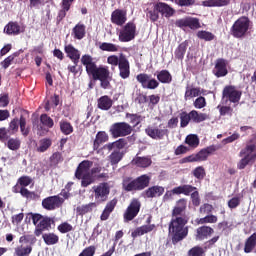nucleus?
<instances>
[{
	"mask_svg": "<svg viewBox=\"0 0 256 256\" xmlns=\"http://www.w3.org/2000/svg\"><path fill=\"white\" fill-rule=\"evenodd\" d=\"M42 238L46 245H57L59 243V236L54 233H45Z\"/></svg>",
	"mask_w": 256,
	"mask_h": 256,
	"instance_id": "37",
	"label": "nucleus"
},
{
	"mask_svg": "<svg viewBox=\"0 0 256 256\" xmlns=\"http://www.w3.org/2000/svg\"><path fill=\"white\" fill-rule=\"evenodd\" d=\"M107 63L112 65V67H117L121 63V56L118 57L117 55H111L107 58Z\"/></svg>",
	"mask_w": 256,
	"mask_h": 256,
	"instance_id": "58",
	"label": "nucleus"
},
{
	"mask_svg": "<svg viewBox=\"0 0 256 256\" xmlns=\"http://www.w3.org/2000/svg\"><path fill=\"white\" fill-rule=\"evenodd\" d=\"M111 21L114 25H125L127 23V12L124 10H115L112 12Z\"/></svg>",
	"mask_w": 256,
	"mask_h": 256,
	"instance_id": "17",
	"label": "nucleus"
},
{
	"mask_svg": "<svg viewBox=\"0 0 256 256\" xmlns=\"http://www.w3.org/2000/svg\"><path fill=\"white\" fill-rule=\"evenodd\" d=\"M149 185V176L142 175L136 180H131V178H126L123 181V187L125 191H135L145 189Z\"/></svg>",
	"mask_w": 256,
	"mask_h": 256,
	"instance_id": "5",
	"label": "nucleus"
},
{
	"mask_svg": "<svg viewBox=\"0 0 256 256\" xmlns=\"http://www.w3.org/2000/svg\"><path fill=\"white\" fill-rule=\"evenodd\" d=\"M240 157H246L250 161H255V159H256L255 144H248L244 149H242L240 152Z\"/></svg>",
	"mask_w": 256,
	"mask_h": 256,
	"instance_id": "20",
	"label": "nucleus"
},
{
	"mask_svg": "<svg viewBox=\"0 0 256 256\" xmlns=\"http://www.w3.org/2000/svg\"><path fill=\"white\" fill-rule=\"evenodd\" d=\"M177 27H189L190 29H199L200 24L197 18H185L176 21Z\"/></svg>",
	"mask_w": 256,
	"mask_h": 256,
	"instance_id": "18",
	"label": "nucleus"
},
{
	"mask_svg": "<svg viewBox=\"0 0 256 256\" xmlns=\"http://www.w3.org/2000/svg\"><path fill=\"white\" fill-rule=\"evenodd\" d=\"M123 155H125L123 151L114 150L109 156L111 165H117L123 159Z\"/></svg>",
	"mask_w": 256,
	"mask_h": 256,
	"instance_id": "44",
	"label": "nucleus"
},
{
	"mask_svg": "<svg viewBox=\"0 0 256 256\" xmlns=\"http://www.w3.org/2000/svg\"><path fill=\"white\" fill-rule=\"evenodd\" d=\"M153 229H155V225L154 224H147V225H143L140 226L138 228H136L132 233V237L135 239L137 237H141L147 233H151V231H153Z\"/></svg>",
	"mask_w": 256,
	"mask_h": 256,
	"instance_id": "22",
	"label": "nucleus"
},
{
	"mask_svg": "<svg viewBox=\"0 0 256 256\" xmlns=\"http://www.w3.org/2000/svg\"><path fill=\"white\" fill-rule=\"evenodd\" d=\"M160 128H155V127H148L146 128V133L149 137H151L152 139H163V137H165V135H167L169 133V130L167 129H163L161 128V126H159Z\"/></svg>",
	"mask_w": 256,
	"mask_h": 256,
	"instance_id": "16",
	"label": "nucleus"
},
{
	"mask_svg": "<svg viewBox=\"0 0 256 256\" xmlns=\"http://www.w3.org/2000/svg\"><path fill=\"white\" fill-rule=\"evenodd\" d=\"M92 191L94 193V199L95 203L98 205L101 203H105L107 199H109V193H111V187L109 186V183L102 182L98 185H95L92 187Z\"/></svg>",
	"mask_w": 256,
	"mask_h": 256,
	"instance_id": "6",
	"label": "nucleus"
},
{
	"mask_svg": "<svg viewBox=\"0 0 256 256\" xmlns=\"http://www.w3.org/2000/svg\"><path fill=\"white\" fill-rule=\"evenodd\" d=\"M17 131H19V120L13 119L9 124L8 133H10V135H15Z\"/></svg>",
	"mask_w": 256,
	"mask_h": 256,
	"instance_id": "53",
	"label": "nucleus"
},
{
	"mask_svg": "<svg viewBox=\"0 0 256 256\" xmlns=\"http://www.w3.org/2000/svg\"><path fill=\"white\" fill-rule=\"evenodd\" d=\"M137 35V26L133 22H128L118 32V39L121 43H129L133 41Z\"/></svg>",
	"mask_w": 256,
	"mask_h": 256,
	"instance_id": "7",
	"label": "nucleus"
},
{
	"mask_svg": "<svg viewBox=\"0 0 256 256\" xmlns=\"http://www.w3.org/2000/svg\"><path fill=\"white\" fill-rule=\"evenodd\" d=\"M40 121L44 127H48L51 129L53 127V119L51 117L47 116V114H42L40 117Z\"/></svg>",
	"mask_w": 256,
	"mask_h": 256,
	"instance_id": "54",
	"label": "nucleus"
},
{
	"mask_svg": "<svg viewBox=\"0 0 256 256\" xmlns=\"http://www.w3.org/2000/svg\"><path fill=\"white\" fill-rule=\"evenodd\" d=\"M185 209H187V200L186 199L178 200L176 203V206L173 209L172 217H179L177 215H181Z\"/></svg>",
	"mask_w": 256,
	"mask_h": 256,
	"instance_id": "33",
	"label": "nucleus"
},
{
	"mask_svg": "<svg viewBox=\"0 0 256 256\" xmlns=\"http://www.w3.org/2000/svg\"><path fill=\"white\" fill-rule=\"evenodd\" d=\"M72 37H74V39H78L79 41H81V39L85 37V26L83 24H77L72 29Z\"/></svg>",
	"mask_w": 256,
	"mask_h": 256,
	"instance_id": "35",
	"label": "nucleus"
},
{
	"mask_svg": "<svg viewBox=\"0 0 256 256\" xmlns=\"http://www.w3.org/2000/svg\"><path fill=\"white\" fill-rule=\"evenodd\" d=\"M196 189V187H193L191 185H182L173 188V193H175V195H191V193H194Z\"/></svg>",
	"mask_w": 256,
	"mask_h": 256,
	"instance_id": "28",
	"label": "nucleus"
},
{
	"mask_svg": "<svg viewBox=\"0 0 256 256\" xmlns=\"http://www.w3.org/2000/svg\"><path fill=\"white\" fill-rule=\"evenodd\" d=\"M92 167L93 162L89 160H85L79 164L75 175L77 179H82V187H89L95 181V173H99V168Z\"/></svg>",
	"mask_w": 256,
	"mask_h": 256,
	"instance_id": "1",
	"label": "nucleus"
},
{
	"mask_svg": "<svg viewBox=\"0 0 256 256\" xmlns=\"http://www.w3.org/2000/svg\"><path fill=\"white\" fill-rule=\"evenodd\" d=\"M4 33H6V35H19V33H21V26L17 22H9L4 27Z\"/></svg>",
	"mask_w": 256,
	"mask_h": 256,
	"instance_id": "26",
	"label": "nucleus"
},
{
	"mask_svg": "<svg viewBox=\"0 0 256 256\" xmlns=\"http://www.w3.org/2000/svg\"><path fill=\"white\" fill-rule=\"evenodd\" d=\"M201 95V88L187 87L185 91V100L193 99L194 97H199Z\"/></svg>",
	"mask_w": 256,
	"mask_h": 256,
	"instance_id": "38",
	"label": "nucleus"
},
{
	"mask_svg": "<svg viewBox=\"0 0 256 256\" xmlns=\"http://www.w3.org/2000/svg\"><path fill=\"white\" fill-rule=\"evenodd\" d=\"M188 115L190 117V121H193V123H202V121L207 119V114L199 113L197 110H192Z\"/></svg>",
	"mask_w": 256,
	"mask_h": 256,
	"instance_id": "34",
	"label": "nucleus"
},
{
	"mask_svg": "<svg viewBox=\"0 0 256 256\" xmlns=\"http://www.w3.org/2000/svg\"><path fill=\"white\" fill-rule=\"evenodd\" d=\"M58 231H60V233H69L73 231V226L68 222H63L58 226Z\"/></svg>",
	"mask_w": 256,
	"mask_h": 256,
	"instance_id": "56",
	"label": "nucleus"
},
{
	"mask_svg": "<svg viewBox=\"0 0 256 256\" xmlns=\"http://www.w3.org/2000/svg\"><path fill=\"white\" fill-rule=\"evenodd\" d=\"M213 153V148L212 147H208L205 149L200 150L197 154H196V159L198 162L201 161H207V158L209 157V154Z\"/></svg>",
	"mask_w": 256,
	"mask_h": 256,
	"instance_id": "43",
	"label": "nucleus"
},
{
	"mask_svg": "<svg viewBox=\"0 0 256 256\" xmlns=\"http://www.w3.org/2000/svg\"><path fill=\"white\" fill-rule=\"evenodd\" d=\"M109 141V135H107V132L100 131L96 134V138L94 140V151H97L99 149V146L101 143H107Z\"/></svg>",
	"mask_w": 256,
	"mask_h": 256,
	"instance_id": "30",
	"label": "nucleus"
},
{
	"mask_svg": "<svg viewBox=\"0 0 256 256\" xmlns=\"http://www.w3.org/2000/svg\"><path fill=\"white\" fill-rule=\"evenodd\" d=\"M49 147H51V139L44 138L36 145V151H38V153H45Z\"/></svg>",
	"mask_w": 256,
	"mask_h": 256,
	"instance_id": "39",
	"label": "nucleus"
},
{
	"mask_svg": "<svg viewBox=\"0 0 256 256\" xmlns=\"http://www.w3.org/2000/svg\"><path fill=\"white\" fill-rule=\"evenodd\" d=\"M185 225H187V219L172 216V220L169 224V235H171L173 243L183 241L185 236L188 235L189 230Z\"/></svg>",
	"mask_w": 256,
	"mask_h": 256,
	"instance_id": "2",
	"label": "nucleus"
},
{
	"mask_svg": "<svg viewBox=\"0 0 256 256\" xmlns=\"http://www.w3.org/2000/svg\"><path fill=\"white\" fill-rule=\"evenodd\" d=\"M7 147L11 151H17V149H19V147H21V141L17 138H11L7 142Z\"/></svg>",
	"mask_w": 256,
	"mask_h": 256,
	"instance_id": "50",
	"label": "nucleus"
},
{
	"mask_svg": "<svg viewBox=\"0 0 256 256\" xmlns=\"http://www.w3.org/2000/svg\"><path fill=\"white\" fill-rule=\"evenodd\" d=\"M241 204V198L240 197H233L228 201V207L230 209H237L239 205Z\"/></svg>",
	"mask_w": 256,
	"mask_h": 256,
	"instance_id": "61",
	"label": "nucleus"
},
{
	"mask_svg": "<svg viewBox=\"0 0 256 256\" xmlns=\"http://www.w3.org/2000/svg\"><path fill=\"white\" fill-rule=\"evenodd\" d=\"M27 218L32 219L33 224L38 227L39 223H41V220L43 219V216L41 214H28Z\"/></svg>",
	"mask_w": 256,
	"mask_h": 256,
	"instance_id": "60",
	"label": "nucleus"
},
{
	"mask_svg": "<svg viewBox=\"0 0 256 256\" xmlns=\"http://www.w3.org/2000/svg\"><path fill=\"white\" fill-rule=\"evenodd\" d=\"M131 131H133V128L131 127V125L125 122L115 123L110 128V133L115 138L126 137V135H131Z\"/></svg>",
	"mask_w": 256,
	"mask_h": 256,
	"instance_id": "8",
	"label": "nucleus"
},
{
	"mask_svg": "<svg viewBox=\"0 0 256 256\" xmlns=\"http://www.w3.org/2000/svg\"><path fill=\"white\" fill-rule=\"evenodd\" d=\"M213 233V228L209 226L199 227L196 230V239L198 241H203V239H207V237H210V235H213Z\"/></svg>",
	"mask_w": 256,
	"mask_h": 256,
	"instance_id": "23",
	"label": "nucleus"
},
{
	"mask_svg": "<svg viewBox=\"0 0 256 256\" xmlns=\"http://www.w3.org/2000/svg\"><path fill=\"white\" fill-rule=\"evenodd\" d=\"M116 205H117V199L115 198L106 204V207L100 217L102 221H107V219H109V216L111 215V213H113V209H115Z\"/></svg>",
	"mask_w": 256,
	"mask_h": 256,
	"instance_id": "25",
	"label": "nucleus"
},
{
	"mask_svg": "<svg viewBox=\"0 0 256 256\" xmlns=\"http://www.w3.org/2000/svg\"><path fill=\"white\" fill-rule=\"evenodd\" d=\"M95 255V246H89L84 249L79 256H93Z\"/></svg>",
	"mask_w": 256,
	"mask_h": 256,
	"instance_id": "64",
	"label": "nucleus"
},
{
	"mask_svg": "<svg viewBox=\"0 0 256 256\" xmlns=\"http://www.w3.org/2000/svg\"><path fill=\"white\" fill-rule=\"evenodd\" d=\"M190 121H191V118L189 116V113L183 112L180 115V125H181V127H187L189 125Z\"/></svg>",
	"mask_w": 256,
	"mask_h": 256,
	"instance_id": "57",
	"label": "nucleus"
},
{
	"mask_svg": "<svg viewBox=\"0 0 256 256\" xmlns=\"http://www.w3.org/2000/svg\"><path fill=\"white\" fill-rule=\"evenodd\" d=\"M29 238L28 236H21L19 239V244L15 248V255L16 256H29L31 255V251H33V247L29 244Z\"/></svg>",
	"mask_w": 256,
	"mask_h": 256,
	"instance_id": "10",
	"label": "nucleus"
},
{
	"mask_svg": "<svg viewBox=\"0 0 256 256\" xmlns=\"http://www.w3.org/2000/svg\"><path fill=\"white\" fill-rule=\"evenodd\" d=\"M125 145V139H119L116 142L106 144L103 148L97 150V153L98 155H103V149H107L108 151H112V149H116L115 151H121Z\"/></svg>",
	"mask_w": 256,
	"mask_h": 256,
	"instance_id": "19",
	"label": "nucleus"
},
{
	"mask_svg": "<svg viewBox=\"0 0 256 256\" xmlns=\"http://www.w3.org/2000/svg\"><path fill=\"white\" fill-rule=\"evenodd\" d=\"M136 79L141 83L143 89H157L159 87V82L149 74H139Z\"/></svg>",
	"mask_w": 256,
	"mask_h": 256,
	"instance_id": "13",
	"label": "nucleus"
},
{
	"mask_svg": "<svg viewBox=\"0 0 256 256\" xmlns=\"http://www.w3.org/2000/svg\"><path fill=\"white\" fill-rule=\"evenodd\" d=\"M241 95V91L233 86H226L223 90V99H229L230 103H239V101H241Z\"/></svg>",
	"mask_w": 256,
	"mask_h": 256,
	"instance_id": "12",
	"label": "nucleus"
},
{
	"mask_svg": "<svg viewBox=\"0 0 256 256\" xmlns=\"http://www.w3.org/2000/svg\"><path fill=\"white\" fill-rule=\"evenodd\" d=\"M195 109H203L207 105V102L205 101V97L200 96L198 97L194 103H193Z\"/></svg>",
	"mask_w": 256,
	"mask_h": 256,
	"instance_id": "59",
	"label": "nucleus"
},
{
	"mask_svg": "<svg viewBox=\"0 0 256 256\" xmlns=\"http://www.w3.org/2000/svg\"><path fill=\"white\" fill-rule=\"evenodd\" d=\"M60 128L64 135H71V133H73V126H71L69 122H61Z\"/></svg>",
	"mask_w": 256,
	"mask_h": 256,
	"instance_id": "52",
	"label": "nucleus"
},
{
	"mask_svg": "<svg viewBox=\"0 0 256 256\" xmlns=\"http://www.w3.org/2000/svg\"><path fill=\"white\" fill-rule=\"evenodd\" d=\"M251 28V21L249 18L242 16L238 18L230 29V33L232 37L235 39H244L249 33V29Z\"/></svg>",
	"mask_w": 256,
	"mask_h": 256,
	"instance_id": "3",
	"label": "nucleus"
},
{
	"mask_svg": "<svg viewBox=\"0 0 256 256\" xmlns=\"http://www.w3.org/2000/svg\"><path fill=\"white\" fill-rule=\"evenodd\" d=\"M64 202L65 199L61 196H50L42 201V207L47 209V211H55V209H59Z\"/></svg>",
	"mask_w": 256,
	"mask_h": 256,
	"instance_id": "9",
	"label": "nucleus"
},
{
	"mask_svg": "<svg viewBox=\"0 0 256 256\" xmlns=\"http://www.w3.org/2000/svg\"><path fill=\"white\" fill-rule=\"evenodd\" d=\"M113 106V100L109 98V96H102L98 100V108L102 109V111H109Z\"/></svg>",
	"mask_w": 256,
	"mask_h": 256,
	"instance_id": "32",
	"label": "nucleus"
},
{
	"mask_svg": "<svg viewBox=\"0 0 256 256\" xmlns=\"http://www.w3.org/2000/svg\"><path fill=\"white\" fill-rule=\"evenodd\" d=\"M256 246V233L252 234L245 243V253H251Z\"/></svg>",
	"mask_w": 256,
	"mask_h": 256,
	"instance_id": "41",
	"label": "nucleus"
},
{
	"mask_svg": "<svg viewBox=\"0 0 256 256\" xmlns=\"http://www.w3.org/2000/svg\"><path fill=\"white\" fill-rule=\"evenodd\" d=\"M165 193L163 186H153L146 190V197L153 199L154 197H161Z\"/></svg>",
	"mask_w": 256,
	"mask_h": 256,
	"instance_id": "27",
	"label": "nucleus"
},
{
	"mask_svg": "<svg viewBox=\"0 0 256 256\" xmlns=\"http://www.w3.org/2000/svg\"><path fill=\"white\" fill-rule=\"evenodd\" d=\"M81 63L86 68L88 75L97 67V65L93 62V57L87 54L81 57Z\"/></svg>",
	"mask_w": 256,
	"mask_h": 256,
	"instance_id": "24",
	"label": "nucleus"
},
{
	"mask_svg": "<svg viewBox=\"0 0 256 256\" xmlns=\"http://www.w3.org/2000/svg\"><path fill=\"white\" fill-rule=\"evenodd\" d=\"M157 79L160 83H170L172 81L171 73L167 70L158 72Z\"/></svg>",
	"mask_w": 256,
	"mask_h": 256,
	"instance_id": "46",
	"label": "nucleus"
},
{
	"mask_svg": "<svg viewBox=\"0 0 256 256\" xmlns=\"http://www.w3.org/2000/svg\"><path fill=\"white\" fill-rule=\"evenodd\" d=\"M141 210V202L137 199H133L124 213V219L126 221H133L134 217L139 215Z\"/></svg>",
	"mask_w": 256,
	"mask_h": 256,
	"instance_id": "11",
	"label": "nucleus"
},
{
	"mask_svg": "<svg viewBox=\"0 0 256 256\" xmlns=\"http://www.w3.org/2000/svg\"><path fill=\"white\" fill-rule=\"evenodd\" d=\"M197 37L203 41H213V39H215V35H213V33L203 30L197 32Z\"/></svg>",
	"mask_w": 256,
	"mask_h": 256,
	"instance_id": "49",
	"label": "nucleus"
},
{
	"mask_svg": "<svg viewBox=\"0 0 256 256\" xmlns=\"http://www.w3.org/2000/svg\"><path fill=\"white\" fill-rule=\"evenodd\" d=\"M187 41L182 42L175 51V57L177 59H183L185 53L187 52Z\"/></svg>",
	"mask_w": 256,
	"mask_h": 256,
	"instance_id": "48",
	"label": "nucleus"
},
{
	"mask_svg": "<svg viewBox=\"0 0 256 256\" xmlns=\"http://www.w3.org/2000/svg\"><path fill=\"white\" fill-rule=\"evenodd\" d=\"M198 225H205V223H217V216L208 215L204 218L197 220Z\"/></svg>",
	"mask_w": 256,
	"mask_h": 256,
	"instance_id": "51",
	"label": "nucleus"
},
{
	"mask_svg": "<svg viewBox=\"0 0 256 256\" xmlns=\"http://www.w3.org/2000/svg\"><path fill=\"white\" fill-rule=\"evenodd\" d=\"M33 183V178L29 176H22L18 179V185L22 187H29Z\"/></svg>",
	"mask_w": 256,
	"mask_h": 256,
	"instance_id": "55",
	"label": "nucleus"
},
{
	"mask_svg": "<svg viewBox=\"0 0 256 256\" xmlns=\"http://www.w3.org/2000/svg\"><path fill=\"white\" fill-rule=\"evenodd\" d=\"M49 227H51V218L43 216L38 224L36 235H40L41 232L39 231L49 229Z\"/></svg>",
	"mask_w": 256,
	"mask_h": 256,
	"instance_id": "40",
	"label": "nucleus"
},
{
	"mask_svg": "<svg viewBox=\"0 0 256 256\" xmlns=\"http://www.w3.org/2000/svg\"><path fill=\"white\" fill-rule=\"evenodd\" d=\"M186 145H189V147H192L195 149L196 147H199V137L195 134H190L185 139Z\"/></svg>",
	"mask_w": 256,
	"mask_h": 256,
	"instance_id": "47",
	"label": "nucleus"
},
{
	"mask_svg": "<svg viewBox=\"0 0 256 256\" xmlns=\"http://www.w3.org/2000/svg\"><path fill=\"white\" fill-rule=\"evenodd\" d=\"M213 73L216 77H225L229 71L227 70V60L218 59L216 61Z\"/></svg>",
	"mask_w": 256,
	"mask_h": 256,
	"instance_id": "15",
	"label": "nucleus"
},
{
	"mask_svg": "<svg viewBox=\"0 0 256 256\" xmlns=\"http://www.w3.org/2000/svg\"><path fill=\"white\" fill-rule=\"evenodd\" d=\"M96 207H97L96 202L82 205L77 208V213H79L80 215H86V213H91V211H93V209H95Z\"/></svg>",
	"mask_w": 256,
	"mask_h": 256,
	"instance_id": "42",
	"label": "nucleus"
},
{
	"mask_svg": "<svg viewBox=\"0 0 256 256\" xmlns=\"http://www.w3.org/2000/svg\"><path fill=\"white\" fill-rule=\"evenodd\" d=\"M231 3V0H205L202 2L204 7H225Z\"/></svg>",
	"mask_w": 256,
	"mask_h": 256,
	"instance_id": "31",
	"label": "nucleus"
},
{
	"mask_svg": "<svg viewBox=\"0 0 256 256\" xmlns=\"http://www.w3.org/2000/svg\"><path fill=\"white\" fill-rule=\"evenodd\" d=\"M133 165H136L137 167H149L151 165L152 161L150 157H139L137 156L132 160Z\"/></svg>",
	"mask_w": 256,
	"mask_h": 256,
	"instance_id": "36",
	"label": "nucleus"
},
{
	"mask_svg": "<svg viewBox=\"0 0 256 256\" xmlns=\"http://www.w3.org/2000/svg\"><path fill=\"white\" fill-rule=\"evenodd\" d=\"M155 9L164 17H171V15H173V8H170L166 3L160 2L156 4Z\"/></svg>",
	"mask_w": 256,
	"mask_h": 256,
	"instance_id": "29",
	"label": "nucleus"
},
{
	"mask_svg": "<svg viewBox=\"0 0 256 256\" xmlns=\"http://www.w3.org/2000/svg\"><path fill=\"white\" fill-rule=\"evenodd\" d=\"M130 122L132 123L133 127H137V125H139L140 121H143V119L141 118V116L137 115V114H130L128 116Z\"/></svg>",
	"mask_w": 256,
	"mask_h": 256,
	"instance_id": "63",
	"label": "nucleus"
},
{
	"mask_svg": "<svg viewBox=\"0 0 256 256\" xmlns=\"http://www.w3.org/2000/svg\"><path fill=\"white\" fill-rule=\"evenodd\" d=\"M119 70H120V77L122 79H127L129 77V61L125 56L120 55V63L118 64Z\"/></svg>",
	"mask_w": 256,
	"mask_h": 256,
	"instance_id": "21",
	"label": "nucleus"
},
{
	"mask_svg": "<svg viewBox=\"0 0 256 256\" xmlns=\"http://www.w3.org/2000/svg\"><path fill=\"white\" fill-rule=\"evenodd\" d=\"M193 175L196 179H203L205 177V168L202 166L195 168Z\"/></svg>",
	"mask_w": 256,
	"mask_h": 256,
	"instance_id": "62",
	"label": "nucleus"
},
{
	"mask_svg": "<svg viewBox=\"0 0 256 256\" xmlns=\"http://www.w3.org/2000/svg\"><path fill=\"white\" fill-rule=\"evenodd\" d=\"M64 51L67 57H69V59H71V61L74 63V65L79 64V59H81V52L77 48H74L73 45L68 44L65 46Z\"/></svg>",
	"mask_w": 256,
	"mask_h": 256,
	"instance_id": "14",
	"label": "nucleus"
},
{
	"mask_svg": "<svg viewBox=\"0 0 256 256\" xmlns=\"http://www.w3.org/2000/svg\"><path fill=\"white\" fill-rule=\"evenodd\" d=\"M99 49H101V51H108L110 53H116V51H119V46H117L113 43L104 42V43H100Z\"/></svg>",
	"mask_w": 256,
	"mask_h": 256,
	"instance_id": "45",
	"label": "nucleus"
},
{
	"mask_svg": "<svg viewBox=\"0 0 256 256\" xmlns=\"http://www.w3.org/2000/svg\"><path fill=\"white\" fill-rule=\"evenodd\" d=\"M88 75H92L93 79L100 81L103 89H107V87H109V81H111V72H109V67L96 66Z\"/></svg>",
	"mask_w": 256,
	"mask_h": 256,
	"instance_id": "4",
	"label": "nucleus"
}]
</instances>
